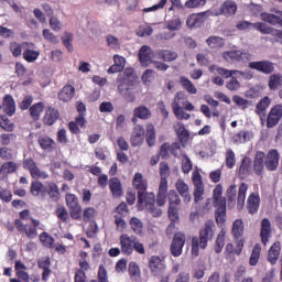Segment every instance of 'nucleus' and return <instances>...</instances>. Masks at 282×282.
Instances as JSON below:
<instances>
[{"label": "nucleus", "mask_w": 282, "mask_h": 282, "mask_svg": "<svg viewBox=\"0 0 282 282\" xmlns=\"http://www.w3.org/2000/svg\"><path fill=\"white\" fill-rule=\"evenodd\" d=\"M2 109L7 116H14L17 113V104L11 95H6L2 101Z\"/></svg>", "instance_id": "dca6fc26"}, {"label": "nucleus", "mask_w": 282, "mask_h": 282, "mask_svg": "<svg viewBox=\"0 0 282 282\" xmlns=\"http://www.w3.org/2000/svg\"><path fill=\"white\" fill-rule=\"evenodd\" d=\"M58 118H61V112H58L57 109L50 107L46 109L43 122L46 124V127H52V124H54Z\"/></svg>", "instance_id": "a211bd4d"}, {"label": "nucleus", "mask_w": 282, "mask_h": 282, "mask_svg": "<svg viewBox=\"0 0 282 282\" xmlns=\"http://www.w3.org/2000/svg\"><path fill=\"white\" fill-rule=\"evenodd\" d=\"M175 131L177 133L180 142H182L183 144H186V142L191 140V133L188 132V130H186L184 124L177 123L175 127Z\"/></svg>", "instance_id": "cd10ccee"}, {"label": "nucleus", "mask_w": 282, "mask_h": 282, "mask_svg": "<svg viewBox=\"0 0 282 282\" xmlns=\"http://www.w3.org/2000/svg\"><path fill=\"white\" fill-rule=\"evenodd\" d=\"M226 87H227V89H229V91H238V89L241 88V84H240L239 80H237L235 77H231V78L226 83Z\"/></svg>", "instance_id": "bf43d9fd"}, {"label": "nucleus", "mask_w": 282, "mask_h": 282, "mask_svg": "<svg viewBox=\"0 0 282 282\" xmlns=\"http://www.w3.org/2000/svg\"><path fill=\"white\" fill-rule=\"evenodd\" d=\"M268 86L271 91H276L279 87H282V75L280 73L270 75Z\"/></svg>", "instance_id": "bb28decb"}, {"label": "nucleus", "mask_w": 282, "mask_h": 282, "mask_svg": "<svg viewBox=\"0 0 282 282\" xmlns=\"http://www.w3.org/2000/svg\"><path fill=\"white\" fill-rule=\"evenodd\" d=\"M251 163H252V161L250 160V158H245L242 160V163H241L240 167H239V174L240 175H249Z\"/></svg>", "instance_id": "3c124183"}, {"label": "nucleus", "mask_w": 282, "mask_h": 282, "mask_svg": "<svg viewBox=\"0 0 282 282\" xmlns=\"http://www.w3.org/2000/svg\"><path fill=\"white\" fill-rule=\"evenodd\" d=\"M270 97H264L257 105L256 113L260 117L262 124L265 122V116L268 115L267 111L268 107H270Z\"/></svg>", "instance_id": "2eb2a0df"}, {"label": "nucleus", "mask_w": 282, "mask_h": 282, "mask_svg": "<svg viewBox=\"0 0 282 282\" xmlns=\"http://www.w3.org/2000/svg\"><path fill=\"white\" fill-rule=\"evenodd\" d=\"M75 94H76V89L74 88V86L66 85L59 91L58 98L63 102H69V100H72V98H74Z\"/></svg>", "instance_id": "4be33fe9"}, {"label": "nucleus", "mask_w": 282, "mask_h": 282, "mask_svg": "<svg viewBox=\"0 0 282 282\" xmlns=\"http://www.w3.org/2000/svg\"><path fill=\"white\" fill-rule=\"evenodd\" d=\"M271 232H272V224L270 223V219L268 218L262 219L260 235H261V241L263 246L268 243Z\"/></svg>", "instance_id": "aec40b11"}, {"label": "nucleus", "mask_w": 282, "mask_h": 282, "mask_svg": "<svg viewBox=\"0 0 282 282\" xmlns=\"http://www.w3.org/2000/svg\"><path fill=\"white\" fill-rule=\"evenodd\" d=\"M139 58L142 67H149L154 62L153 58H158V55L150 46L143 45L139 51Z\"/></svg>", "instance_id": "6e6552de"}, {"label": "nucleus", "mask_w": 282, "mask_h": 282, "mask_svg": "<svg viewBox=\"0 0 282 282\" xmlns=\"http://www.w3.org/2000/svg\"><path fill=\"white\" fill-rule=\"evenodd\" d=\"M44 107L45 106L43 102H37L30 108V115L32 116L33 120H39V118H41V113H43Z\"/></svg>", "instance_id": "ea45409f"}, {"label": "nucleus", "mask_w": 282, "mask_h": 282, "mask_svg": "<svg viewBox=\"0 0 282 282\" xmlns=\"http://www.w3.org/2000/svg\"><path fill=\"white\" fill-rule=\"evenodd\" d=\"M209 14H210V11L192 14L188 17L186 21V25L189 26L191 29L202 28V25L204 24V21H206Z\"/></svg>", "instance_id": "ddd939ff"}, {"label": "nucleus", "mask_w": 282, "mask_h": 282, "mask_svg": "<svg viewBox=\"0 0 282 282\" xmlns=\"http://www.w3.org/2000/svg\"><path fill=\"white\" fill-rule=\"evenodd\" d=\"M160 175H161V180H166V177L171 175V169L169 167V163L162 162L160 164Z\"/></svg>", "instance_id": "e2e57ef3"}, {"label": "nucleus", "mask_w": 282, "mask_h": 282, "mask_svg": "<svg viewBox=\"0 0 282 282\" xmlns=\"http://www.w3.org/2000/svg\"><path fill=\"white\" fill-rule=\"evenodd\" d=\"M194 184V203L199 204L204 199V181H202V175L195 174L193 176Z\"/></svg>", "instance_id": "9b49d317"}, {"label": "nucleus", "mask_w": 282, "mask_h": 282, "mask_svg": "<svg viewBox=\"0 0 282 282\" xmlns=\"http://www.w3.org/2000/svg\"><path fill=\"white\" fill-rule=\"evenodd\" d=\"M252 28L258 30V32H261V34H272L274 32V28L262 22L253 23Z\"/></svg>", "instance_id": "a19ab883"}, {"label": "nucleus", "mask_w": 282, "mask_h": 282, "mask_svg": "<svg viewBox=\"0 0 282 282\" xmlns=\"http://www.w3.org/2000/svg\"><path fill=\"white\" fill-rule=\"evenodd\" d=\"M182 100H186V94L177 93L174 97V101L172 102V109L177 120H188V118H191V113L184 111V108H182Z\"/></svg>", "instance_id": "20e7f679"}, {"label": "nucleus", "mask_w": 282, "mask_h": 282, "mask_svg": "<svg viewBox=\"0 0 282 282\" xmlns=\"http://www.w3.org/2000/svg\"><path fill=\"white\" fill-rule=\"evenodd\" d=\"M259 204H261L259 194L251 193L247 199V208L250 215H254L259 210Z\"/></svg>", "instance_id": "6ab92c4d"}, {"label": "nucleus", "mask_w": 282, "mask_h": 282, "mask_svg": "<svg viewBox=\"0 0 282 282\" xmlns=\"http://www.w3.org/2000/svg\"><path fill=\"white\" fill-rule=\"evenodd\" d=\"M130 227L135 235H142V230H144V224L138 217H132L130 219Z\"/></svg>", "instance_id": "f704fd0d"}, {"label": "nucleus", "mask_w": 282, "mask_h": 282, "mask_svg": "<svg viewBox=\"0 0 282 282\" xmlns=\"http://www.w3.org/2000/svg\"><path fill=\"white\" fill-rule=\"evenodd\" d=\"M130 142L133 147H142L144 142V130L139 129L132 133Z\"/></svg>", "instance_id": "473e14b6"}, {"label": "nucleus", "mask_w": 282, "mask_h": 282, "mask_svg": "<svg viewBox=\"0 0 282 282\" xmlns=\"http://www.w3.org/2000/svg\"><path fill=\"white\" fill-rule=\"evenodd\" d=\"M37 142L44 151H54V149H56V142H54L50 137H40Z\"/></svg>", "instance_id": "c85d7f7f"}, {"label": "nucleus", "mask_w": 282, "mask_h": 282, "mask_svg": "<svg viewBox=\"0 0 282 282\" xmlns=\"http://www.w3.org/2000/svg\"><path fill=\"white\" fill-rule=\"evenodd\" d=\"M155 56H158V58L164 61L165 63H171L172 61H176L178 55L176 52L165 50L156 51Z\"/></svg>", "instance_id": "b1692460"}, {"label": "nucleus", "mask_w": 282, "mask_h": 282, "mask_svg": "<svg viewBox=\"0 0 282 282\" xmlns=\"http://www.w3.org/2000/svg\"><path fill=\"white\" fill-rule=\"evenodd\" d=\"M19 166L17 163L9 161L6 162L3 165L0 167V180H6L8 177L9 173H14Z\"/></svg>", "instance_id": "5701e85b"}, {"label": "nucleus", "mask_w": 282, "mask_h": 282, "mask_svg": "<svg viewBox=\"0 0 282 282\" xmlns=\"http://www.w3.org/2000/svg\"><path fill=\"white\" fill-rule=\"evenodd\" d=\"M56 215L61 221H67V219H69V213H67V209L63 206L57 207Z\"/></svg>", "instance_id": "0e129e2a"}, {"label": "nucleus", "mask_w": 282, "mask_h": 282, "mask_svg": "<svg viewBox=\"0 0 282 282\" xmlns=\"http://www.w3.org/2000/svg\"><path fill=\"white\" fill-rule=\"evenodd\" d=\"M122 254H133L135 237L123 234L119 237Z\"/></svg>", "instance_id": "f8f14e48"}, {"label": "nucleus", "mask_w": 282, "mask_h": 282, "mask_svg": "<svg viewBox=\"0 0 282 282\" xmlns=\"http://www.w3.org/2000/svg\"><path fill=\"white\" fill-rule=\"evenodd\" d=\"M167 199L170 207H177L182 204V199H180V195L175 191H170Z\"/></svg>", "instance_id": "c03bdc74"}, {"label": "nucleus", "mask_w": 282, "mask_h": 282, "mask_svg": "<svg viewBox=\"0 0 282 282\" xmlns=\"http://www.w3.org/2000/svg\"><path fill=\"white\" fill-rule=\"evenodd\" d=\"M176 191L183 197V202L185 204L191 203V193L188 192V184H186L183 180H177L175 183Z\"/></svg>", "instance_id": "f3484780"}, {"label": "nucleus", "mask_w": 282, "mask_h": 282, "mask_svg": "<svg viewBox=\"0 0 282 282\" xmlns=\"http://www.w3.org/2000/svg\"><path fill=\"white\" fill-rule=\"evenodd\" d=\"M221 13L225 17H232V14H237V3L232 0H227L221 6Z\"/></svg>", "instance_id": "393cba45"}, {"label": "nucleus", "mask_w": 282, "mask_h": 282, "mask_svg": "<svg viewBox=\"0 0 282 282\" xmlns=\"http://www.w3.org/2000/svg\"><path fill=\"white\" fill-rule=\"evenodd\" d=\"M117 89L119 94H122L127 91L128 89H131V86L129 85V76H122L120 75L117 78Z\"/></svg>", "instance_id": "72a5a7b5"}, {"label": "nucleus", "mask_w": 282, "mask_h": 282, "mask_svg": "<svg viewBox=\"0 0 282 282\" xmlns=\"http://www.w3.org/2000/svg\"><path fill=\"white\" fill-rule=\"evenodd\" d=\"M47 193V187L43 185V183L35 181L31 184V194L34 197H39V195H45Z\"/></svg>", "instance_id": "2f4dec72"}, {"label": "nucleus", "mask_w": 282, "mask_h": 282, "mask_svg": "<svg viewBox=\"0 0 282 282\" xmlns=\"http://www.w3.org/2000/svg\"><path fill=\"white\" fill-rule=\"evenodd\" d=\"M261 254V246L254 245L249 263L250 265H257L259 263V257Z\"/></svg>", "instance_id": "de8ad7c7"}, {"label": "nucleus", "mask_w": 282, "mask_h": 282, "mask_svg": "<svg viewBox=\"0 0 282 282\" xmlns=\"http://www.w3.org/2000/svg\"><path fill=\"white\" fill-rule=\"evenodd\" d=\"M66 206L69 207V213L72 219H80L83 208L78 204V198L74 194H67L66 195Z\"/></svg>", "instance_id": "39448f33"}, {"label": "nucleus", "mask_w": 282, "mask_h": 282, "mask_svg": "<svg viewBox=\"0 0 282 282\" xmlns=\"http://www.w3.org/2000/svg\"><path fill=\"white\" fill-rule=\"evenodd\" d=\"M96 215H98V212H96V209L93 207H88V208L84 209L85 221H91V219H94V217H96Z\"/></svg>", "instance_id": "338daca9"}, {"label": "nucleus", "mask_w": 282, "mask_h": 282, "mask_svg": "<svg viewBox=\"0 0 282 282\" xmlns=\"http://www.w3.org/2000/svg\"><path fill=\"white\" fill-rule=\"evenodd\" d=\"M133 186L138 191V206H141L144 194H147V183L141 173H137L133 178Z\"/></svg>", "instance_id": "9d476101"}, {"label": "nucleus", "mask_w": 282, "mask_h": 282, "mask_svg": "<svg viewBox=\"0 0 282 282\" xmlns=\"http://www.w3.org/2000/svg\"><path fill=\"white\" fill-rule=\"evenodd\" d=\"M215 237V221L207 220L205 227L199 231V247L205 250L208 246V241Z\"/></svg>", "instance_id": "7ed1b4c3"}, {"label": "nucleus", "mask_w": 282, "mask_h": 282, "mask_svg": "<svg viewBox=\"0 0 282 282\" xmlns=\"http://www.w3.org/2000/svg\"><path fill=\"white\" fill-rule=\"evenodd\" d=\"M39 56H40V53L33 50H26L23 53V58H25L28 63H33V61H36V58H39Z\"/></svg>", "instance_id": "6e6d98bb"}, {"label": "nucleus", "mask_w": 282, "mask_h": 282, "mask_svg": "<svg viewBox=\"0 0 282 282\" xmlns=\"http://www.w3.org/2000/svg\"><path fill=\"white\" fill-rule=\"evenodd\" d=\"M184 243H186V235L182 232L175 234L170 247L171 254L173 257H180L182 254V249L184 248Z\"/></svg>", "instance_id": "423d86ee"}, {"label": "nucleus", "mask_w": 282, "mask_h": 282, "mask_svg": "<svg viewBox=\"0 0 282 282\" xmlns=\"http://www.w3.org/2000/svg\"><path fill=\"white\" fill-rule=\"evenodd\" d=\"M143 204L145 206V210L151 208V206H153L155 204V194H153V193L143 194L142 204L138 205L139 210H141L143 208V206H142Z\"/></svg>", "instance_id": "c9c22d12"}, {"label": "nucleus", "mask_w": 282, "mask_h": 282, "mask_svg": "<svg viewBox=\"0 0 282 282\" xmlns=\"http://www.w3.org/2000/svg\"><path fill=\"white\" fill-rule=\"evenodd\" d=\"M232 235L236 239H239L241 235H243V220L242 219H237L234 223L232 226Z\"/></svg>", "instance_id": "79ce46f5"}, {"label": "nucleus", "mask_w": 282, "mask_h": 282, "mask_svg": "<svg viewBox=\"0 0 282 282\" xmlns=\"http://www.w3.org/2000/svg\"><path fill=\"white\" fill-rule=\"evenodd\" d=\"M241 51H228L224 53L225 61H239L241 58Z\"/></svg>", "instance_id": "5fc2aeb1"}, {"label": "nucleus", "mask_w": 282, "mask_h": 282, "mask_svg": "<svg viewBox=\"0 0 282 282\" xmlns=\"http://www.w3.org/2000/svg\"><path fill=\"white\" fill-rule=\"evenodd\" d=\"M40 241L45 248H52L54 246V238L45 231L40 235Z\"/></svg>", "instance_id": "8fccbe9b"}, {"label": "nucleus", "mask_w": 282, "mask_h": 282, "mask_svg": "<svg viewBox=\"0 0 282 282\" xmlns=\"http://www.w3.org/2000/svg\"><path fill=\"white\" fill-rule=\"evenodd\" d=\"M209 72H217V74H219V76H223V78H230L232 76V74H230V70L218 67L217 65H212L209 67Z\"/></svg>", "instance_id": "864d4df0"}, {"label": "nucleus", "mask_w": 282, "mask_h": 282, "mask_svg": "<svg viewBox=\"0 0 282 282\" xmlns=\"http://www.w3.org/2000/svg\"><path fill=\"white\" fill-rule=\"evenodd\" d=\"M30 173L34 178L47 180V177H50L47 173L41 172V170L36 165L30 170Z\"/></svg>", "instance_id": "4d7b16f0"}, {"label": "nucleus", "mask_w": 282, "mask_h": 282, "mask_svg": "<svg viewBox=\"0 0 282 282\" xmlns=\"http://www.w3.org/2000/svg\"><path fill=\"white\" fill-rule=\"evenodd\" d=\"M129 273H130V276H132V279H138V276H140V267H138V263L130 262Z\"/></svg>", "instance_id": "69168bd1"}, {"label": "nucleus", "mask_w": 282, "mask_h": 282, "mask_svg": "<svg viewBox=\"0 0 282 282\" xmlns=\"http://www.w3.org/2000/svg\"><path fill=\"white\" fill-rule=\"evenodd\" d=\"M134 116L141 120H149L151 118V110L145 106H139L134 109Z\"/></svg>", "instance_id": "4c0bfd02"}, {"label": "nucleus", "mask_w": 282, "mask_h": 282, "mask_svg": "<svg viewBox=\"0 0 282 282\" xmlns=\"http://www.w3.org/2000/svg\"><path fill=\"white\" fill-rule=\"evenodd\" d=\"M72 41H74V35L72 33H64L62 36V43L67 47L68 52H72Z\"/></svg>", "instance_id": "052dcab7"}, {"label": "nucleus", "mask_w": 282, "mask_h": 282, "mask_svg": "<svg viewBox=\"0 0 282 282\" xmlns=\"http://www.w3.org/2000/svg\"><path fill=\"white\" fill-rule=\"evenodd\" d=\"M281 118H282V105H276L270 110L269 115L265 116L268 129H272V127H276Z\"/></svg>", "instance_id": "1a4fd4ad"}, {"label": "nucleus", "mask_w": 282, "mask_h": 282, "mask_svg": "<svg viewBox=\"0 0 282 282\" xmlns=\"http://www.w3.org/2000/svg\"><path fill=\"white\" fill-rule=\"evenodd\" d=\"M260 19L270 25H279V23H282V11L275 10V14L261 13Z\"/></svg>", "instance_id": "4468645a"}, {"label": "nucleus", "mask_w": 282, "mask_h": 282, "mask_svg": "<svg viewBox=\"0 0 282 282\" xmlns=\"http://www.w3.org/2000/svg\"><path fill=\"white\" fill-rule=\"evenodd\" d=\"M224 193V188L221 185H217L214 188L213 199L216 209V221L217 224H224L226 221V198L221 195Z\"/></svg>", "instance_id": "f03ea898"}, {"label": "nucleus", "mask_w": 282, "mask_h": 282, "mask_svg": "<svg viewBox=\"0 0 282 282\" xmlns=\"http://www.w3.org/2000/svg\"><path fill=\"white\" fill-rule=\"evenodd\" d=\"M281 254V242H274L268 252V261L271 265L276 264L279 256Z\"/></svg>", "instance_id": "412c9836"}, {"label": "nucleus", "mask_w": 282, "mask_h": 282, "mask_svg": "<svg viewBox=\"0 0 282 282\" xmlns=\"http://www.w3.org/2000/svg\"><path fill=\"white\" fill-rule=\"evenodd\" d=\"M227 200L230 206L237 204V185L232 184L227 189Z\"/></svg>", "instance_id": "58836bf2"}, {"label": "nucleus", "mask_w": 282, "mask_h": 282, "mask_svg": "<svg viewBox=\"0 0 282 282\" xmlns=\"http://www.w3.org/2000/svg\"><path fill=\"white\" fill-rule=\"evenodd\" d=\"M182 171L185 174H188L191 171H193V162H191V159L186 154L182 155Z\"/></svg>", "instance_id": "09e8293b"}, {"label": "nucleus", "mask_w": 282, "mask_h": 282, "mask_svg": "<svg viewBox=\"0 0 282 282\" xmlns=\"http://www.w3.org/2000/svg\"><path fill=\"white\" fill-rule=\"evenodd\" d=\"M249 67L250 69H256V72H260L261 74H274V63L268 59L250 62Z\"/></svg>", "instance_id": "0eeeda50"}, {"label": "nucleus", "mask_w": 282, "mask_h": 282, "mask_svg": "<svg viewBox=\"0 0 282 282\" xmlns=\"http://www.w3.org/2000/svg\"><path fill=\"white\" fill-rule=\"evenodd\" d=\"M145 140L149 147H155V127L149 123L145 128Z\"/></svg>", "instance_id": "7c9ffc66"}, {"label": "nucleus", "mask_w": 282, "mask_h": 282, "mask_svg": "<svg viewBox=\"0 0 282 282\" xmlns=\"http://www.w3.org/2000/svg\"><path fill=\"white\" fill-rule=\"evenodd\" d=\"M246 193H248V184L241 183L239 191H238V197H237L238 210L243 209V205L246 204Z\"/></svg>", "instance_id": "a878e982"}, {"label": "nucleus", "mask_w": 282, "mask_h": 282, "mask_svg": "<svg viewBox=\"0 0 282 282\" xmlns=\"http://www.w3.org/2000/svg\"><path fill=\"white\" fill-rule=\"evenodd\" d=\"M209 72H217V74H219V76H223V78H230L232 76V74H230V70L218 67L217 65H212L209 67Z\"/></svg>", "instance_id": "603ef678"}, {"label": "nucleus", "mask_w": 282, "mask_h": 282, "mask_svg": "<svg viewBox=\"0 0 282 282\" xmlns=\"http://www.w3.org/2000/svg\"><path fill=\"white\" fill-rule=\"evenodd\" d=\"M236 162H237V160L235 158V152L232 150L228 149L226 152V166H228V169H232V166H235Z\"/></svg>", "instance_id": "13d9d810"}, {"label": "nucleus", "mask_w": 282, "mask_h": 282, "mask_svg": "<svg viewBox=\"0 0 282 282\" xmlns=\"http://www.w3.org/2000/svg\"><path fill=\"white\" fill-rule=\"evenodd\" d=\"M180 83H181L182 87L184 89H186V91L188 94H197V88L195 87L193 82H191V79H188V78H186L184 76H181L180 77Z\"/></svg>", "instance_id": "e433bc0d"}, {"label": "nucleus", "mask_w": 282, "mask_h": 282, "mask_svg": "<svg viewBox=\"0 0 282 282\" xmlns=\"http://www.w3.org/2000/svg\"><path fill=\"white\" fill-rule=\"evenodd\" d=\"M162 261H164L163 257L152 256L149 260L150 270L155 272L160 265H162Z\"/></svg>", "instance_id": "a18cd8bd"}, {"label": "nucleus", "mask_w": 282, "mask_h": 282, "mask_svg": "<svg viewBox=\"0 0 282 282\" xmlns=\"http://www.w3.org/2000/svg\"><path fill=\"white\" fill-rule=\"evenodd\" d=\"M226 241V231L221 230L216 239L215 243V252L219 254L221 250L224 249L225 242Z\"/></svg>", "instance_id": "37998d69"}, {"label": "nucleus", "mask_w": 282, "mask_h": 282, "mask_svg": "<svg viewBox=\"0 0 282 282\" xmlns=\"http://www.w3.org/2000/svg\"><path fill=\"white\" fill-rule=\"evenodd\" d=\"M206 6V0H187L185 2V8H202Z\"/></svg>", "instance_id": "774afa93"}, {"label": "nucleus", "mask_w": 282, "mask_h": 282, "mask_svg": "<svg viewBox=\"0 0 282 282\" xmlns=\"http://www.w3.org/2000/svg\"><path fill=\"white\" fill-rule=\"evenodd\" d=\"M24 235H26L28 239H36L39 237V231H36V227L26 225L24 229Z\"/></svg>", "instance_id": "680f3d73"}, {"label": "nucleus", "mask_w": 282, "mask_h": 282, "mask_svg": "<svg viewBox=\"0 0 282 282\" xmlns=\"http://www.w3.org/2000/svg\"><path fill=\"white\" fill-rule=\"evenodd\" d=\"M253 169L257 175H263L267 171H276L279 169V151L271 150L265 155L264 152H257L253 160Z\"/></svg>", "instance_id": "f257e3e1"}, {"label": "nucleus", "mask_w": 282, "mask_h": 282, "mask_svg": "<svg viewBox=\"0 0 282 282\" xmlns=\"http://www.w3.org/2000/svg\"><path fill=\"white\" fill-rule=\"evenodd\" d=\"M109 186L113 197H120V195H122V184L120 183V180L116 177L111 178Z\"/></svg>", "instance_id": "c756f323"}, {"label": "nucleus", "mask_w": 282, "mask_h": 282, "mask_svg": "<svg viewBox=\"0 0 282 282\" xmlns=\"http://www.w3.org/2000/svg\"><path fill=\"white\" fill-rule=\"evenodd\" d=\"M206 43L209 47H224L225 42L224 39L219 37V36H210L206 40Z\"/></svg>", "instance_id": "49530a36"}]
</instances>
